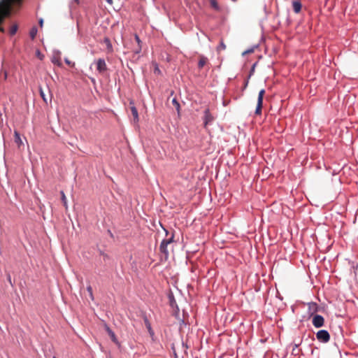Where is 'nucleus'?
Instances as JSON below:
<instances>
[{"instance_id": "f257e3e1", "label": "nucleus", "mask_w": 358, "mask_h": 358, "mask_svg": "<svg viewBox=\"0 0 358 358\" xmlns=\"http://www.w3.org/2000/svg\"><path fill=\"white\" fill-rule=\"evenodd\" d=\"M173 241V235L171 236V238L163 240L159 246V250L162 253H163L166 259L169 255V251L167 250V245L171 243Z\"/></svg>"}, {"instance_id": "f03ea898", "label": "nucleus", "mask_w": 358, "mask_h": 358, "mask_svg": "<svg viewBox=\"0 0 358 358\" xmlns=\"http://www.w3.org/2000/svg\"><path fill=\"white\" fill-rule=\"evenodd\" d=\"M265 94L264 90H261L258 94L257 104L255 110L256 115H260L262 113V108L263 105V99Z\"/></svg>"}, {"instance_id": "7ed1b4c3", "label": "nucleus", "mask_w": 358, "mask_h": 358, "mask_svg": "<svg viewBox=\"0 0 358 358\" xmlns=\"http://www.w3.org/2000/svg\"><path fill=\"white\" fill-rule=\"evenodd\" d=\"M316 337L318 341L322 343H327L330 340V335L326 330H320L316 334Z\"/></svg>"}, {"instance_id": "20e7f679", "label": "nucleus", "mask_w": 358, "mask_h": 358, "mask_svg": "<svg viewBox=\"0 0 358 358\" xmlns=\"http://www.w3.org/2000/svg\"><path fill=\"white\" fill-rule=\"evenodd\" d=\"M96 69L100 73H103L107 71V65L103 59H99L96 61Z\"/></svg>"}, {"instance_id": "39448f33", "label": "nucleus", "mask_w": 358, "mask_h": 358, "mask_svg": "<svg viewBox=\"0 0 358 358\" xmlns=\"http://www.w3.org/2000/svg\"><path fill=\"white\" fill-rule=\"evenodd\" d=\"M324 320L322 315H315L313 318V324L317 327L320 328L324 325Z\"/></svg>"}, {"instance_id": "423d86ee", "label": "nucleus", "mask_w": 358, "mask_h": 358, "mask_svg": "<svg viewBox=\"0 0 358 358\" xmlns=\"http://www.w3.org/2000/svg\"><path fill=\"white\" fill-rule=\"evenodd\" d=\"M105 329L106 332L108 334L109 336L110 337L111 340L113 343H115L117 345L120 346V344L115 334V333L110 329V327L107 325L105 327Z\"/></svg>"}, {"instance_id": "0eeeda50", "label": "nucleus", "mask_w": 358, "mask_h": 358, "mask_svg": "<svg viewBox=\"0 0 358 358\" xmlns=\"http://www.w3.org/2000/svg\"><path fill=\"white\" fill-rule=\"evenodd\" d=\"M292 7H293L294 11L296 13H300L301 10V7H302L301 1L299 0H296V1H293Z\"/></svg>"}, {"instance_id": "6e6552de", "label": "nucleus", "mask_w": 358, "mask_h": 358, "mask_svg": "<svg viewBox=\"0 0 358 358\" xmlns=\"http://www.w3.org/2000/svg\"><path fill=\"white\" fill-rule=\"evenodd\" d=\"M135 40L137 43V48L134 50L135 54H138L141 51V41L137 34H135Z\"/></svg>"}, {"instance_id": "1a4fd4ad", "label": "nucleus", "mask_w": 358, "mask_h": 358, "mask_svg": "<svg viewBox=\"0 0 358 358\" xmlns=\"http://www.w3.org/2000/svg\"><path fill=\"white\" fill-rule=\"evenodd\" d=\"M208 59L207 57H206L203 55H200L199 59V63H198L199 68V69L203 68L205 65H206L208 64Z\"/></svg>"}, {"instance_id": "9d476101", "label": "nucleus", "mask_w": 358, "mask_h": 358, "mask_svg": "<svg viewBox=\"0 0 358 358\" xmlns=\"http://www.w3.org/2000/svg\"><path fill=\"white\" fill-rule=\"evenodd\" d=\"M213 120V117L211 115V114L209 113V110H205V116H204V124H205V126H206L208 123L212 122Z\"/></svg>"}, {"instance_id": "9b49d317", "label": "nucleus", "mask_w": 358, "mask_h": 358, "mask_svg": "<svg viewBox=\"0 0 358 358\" xmlns=\"http://www.w3.org/2000/svg\"><path fill=\"white\" fill-rule=\"evenodd\" d=\"M14 141L15 143L17 145V146L20 148L22 145V141L20 138V135L17 131H14Z\"/></svg>"}, {"instance_id": "f8f14e48", "label": "nucleus", "mask_w": 358, "mask_h": 358, "mask_svg": "<svg viewBox=\"0 0 358 358\" xmlns=\"http://www.w3.org/2000/svg\"><path fill=\"white\" fill-rule=\"evenodd\" d=\"M130 109H131V112L133 115V117H134V121L135 122H138L139 117H138V110H137L136 108L134 106H131L130 107Z\"/></svg>"}, {"instance_id": "ddd939ff", "label": "nucleus", "mask_w": 358, "mask_h": 358, "mask_svg": "<svg viewBox=\"0 0 358 358\" xmlns=\"http://www.w3.org/2000/svg\"><path fill=\"white\" fill-rule=\"evenodd\" d=\"M51 61L54 64H56L58 66H62V65L61 58L59 55H54L52 57Z\"/></svg>"}, {"instance_id": "4468645a", "label": "nucleus", "mask_w": 358, "mask_h": 358, "mask_svg": "<svg viewBox=\"0 0 358 358\" xmlns=\"http://www.w3.org/2000/svg\"><path fill=\"white\" fill-rule=\"evenodd\" d=\"M103 43L106 44L108 50L109 52H112L113 51V46H112V44L110 43V39L108 38H107V37L104 38Z\"/></svg>"}, {"instance_id": "2eb2a0df", "label": "nucleus", "mask_w": 358, "mask_h": 358, "mask_svg": "<svg viewBox=\"0 0 358 358\" xmlns=\"http://www.w3.org/2000/svg\"><path fill=\"white\" fill-rule=\"evenodd\" d=\"M60 194H61V199L63 202V204H64V206L65 207L66 210L68 209V204H67V199H66V197L65 196V194L63 191H61L60 192Z\"/></svg>"}, {"instance_id": "dca6fc26", "label": "nucleus", "mask_w": 358, "mask_h": 358, "mask_svg": "<svg viewBox=\"0 0 358 358\" xmlns=\"http://www.w3.org/2000/svg\"><path fill=\"white\" fill-rule=\"evenodd\" d=\"M210 3L212 8H213L216 10H220V7L216 0H210Z\"/></svg>"}, {"instance_id": "f3484780", "label": "nucleus", "mask_w": 358, "mask_h": 358, "mask_svg": "<svg viewBox=\"0 0 358 358\" xmlns=\"http://www.w3.org/2000/svg\"><path fill=\"white\" fill-rule=\"evenodd\" d=\"M145 326L149 331V333L152 335L154 333H153V331L151 328V325H150V323L149 322L147 318H145Z\"/></svg>"}, {"instance_id": "a211bd4d", "label": "nucleus", "mask_w": 358, "mask_h": 358, "mask_svg": "<svg viewBox=\"0 0 358 358\" xmlns=\"http://www.w3.org/2000/svg\"><path fill=\"white\" fill-rule=\"evenodd\" d=\"M172 103L177 110L178 113H179L180 106L179 102L177 101L176 98L173 99Z\"/></svg>"}, {"instance_id": "6ab92c4d", "label": "nucleus", "mask_w": 358, "mask_h": 358, "mask_svg": "<svg viewBox=\"0 0 358 358\" xmlns=\"http://www.w3.org/2000/svg\"><path fill=\"white\" fill-rule=\"evenodd\" d=\"M37 34V29L36 27H33L29 33L30 37L34 39Z\"/></svg>"}, {"instance_id": "aec40b11", "label": "nucleus", "mask_w": 358, "mask_h": 358, "mask_svg": "<svg viewBox=\"0 0 358 358\" xmlns=\"http://www.w3.org/2000/svg\"><path fill=\"white\" fill-rule=\"evenodd\" d=\"M87 290L90 294V296L92 300H94V296H93V292H92V288L91 286H88L87 287Z\"/></svg>"}, {"instance_id": "412c9836", "label": "nucleus", "mask_w": 358, "mask_h": 358, "mask_svg": "<svg viewBox=\"0 0 358 358\" xmlns=\"http://www.w3.org/2000/svg\"><path fill=\"white\" fill-rule=\"evenodd\" d=\"M17 30V25H14V26H13V27L10 28V35H14V34L16 33Z\"/></svg>"}, {"instance_id": "4be33fe9", "label": "nucleus", "mask_w": 358, "mask_h": 358, "mask_svg": "<svg viewBox=\"0 0 358 358\" xmlns=\"http://www.w3.org/2000/svg\"><path fill=\"white\" fill-rule=\"evenodd\" d=\"M154 73H155V74H161V71H160V69H159V67H158V65H157V64H156V65H155V69H154Z\"/></svg>"}, {"instance_id": "5701e85b", "label": "nucleus", "mask_w": 358, "mask_h": 358, "mask_svg": "<svg viewBox=\"0 0 358 358\" xmlns=\"http://www.w3.org/2000/svg\"><path fill=\"white\" fill-rule=\"evenodd\" d=\"M226 48L225 44L222 41L220 43V46L218 47V50H224Z\"/></svg>"}, {"instance_id": "b1692460", "label": "nucleus", "mask_w": 358, "mask_h": 358, "mask_svg": "<svg viewBox=\"0 0 358 358\" xmlns=\"http://www.w3.org/2000/svg\"><path fill=\"white\" fill-rule=\"evenodd\" d=\"M40 94H41V97L43 98V101H44L45 102H47V99H46V98H45V94H44V92H43V90H42L41 89L40 90Z\"/></svg>"}, {"instance_id": "393cba45", "label": "nucleus", "mask_w": 358, "mask_h": 358, "mask_svg": "<svg viewBox=\"0 0 358 358\" xmlns=\"http://www.w3.org/2000/svg\"><path fill=\"white\" fill-rule=\"evenodd\" d=\"M65 62H66V64H67L69 66H71V64L74 65V64H72L71 62L69 59H65Z\"/></svg>"}, {"instance_id": "a878e982", "label": "nucleus", "mask_w": 358, "mask_h": 358, "mask_svg": "<svg viewBox=\"0 0 358 358\" xmlns=\"http://www.w3.org/2000/svg\"><path fill=\"white\" fill-rule=\"evenodd\" d=\"M43 19H41V20H39V24H40V26H41V27H43Z\"/></svg>"}, {"instance_id": "bb28decb", "label": "nucleus", "mask_w": 358, "mask_h": 358, "mask_svg": "<svg viewBox=\"0 0 358 358\" xmlns=\"http://www.w3.org/2000/svg\"><path fill=\"white\" fill-rule=\"evenodd\" d=\"M107 1L111 3L112 0H107Z\"/></svg>"}, {"instance_id": "cd10ccee", "label": "nucleus", "mask_w": 358, "mask_h": 358, "mask_svg": "<svg viewBox=\"0 0 358 358\" xmlns=\"http://www.w3.org/2000/svg\"><path fill=\"white\" fill-rule=\"evenodd\" d=\"M75 1H77V2H78V0H75Z\"/></svg>"}, {"instance_id": "c85d7f7f", "label": "nucleus", "mask_w": 358, "mask_h": 358, "mask_svg": "<svg viewBox=\"0 0 358 358\" xmlns=\"http://www.w3.org/2000/svg\"><path fill=\"white\" fill-rule=\"evenodd\" d=\"M54 358H55V357H54Z\"/></svg>"}]
</instances>
